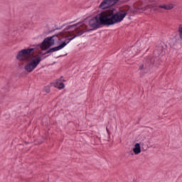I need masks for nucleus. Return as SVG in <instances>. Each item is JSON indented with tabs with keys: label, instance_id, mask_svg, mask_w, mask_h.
<instances>
[{
	"label": "nucleus",
	"instance_id": "obj_1",
	"mask_svg": "<svg viewBox=\"0 0 182 182\" xmlns=\"http://www.w3.org/2000/svg\"><path fill=\"white\" fill-rule=\"evenodd\" d=\"M46 55V38L41 45L33 48L22 49L17 53L16 56L17 60L26 62L24 65V70L27 73H32L38 68V65Z\"/></svg>",
	"mask_w": 182,
	"mask_h": 182
},
{
	"label": "nucleus",
	"instance_id": "obj_2",
	"mask_svg": "<svg viewBox=\"0 0 182 182\" xmlns=\"http://www.w3.org/2000/svg\"><path fill=\"white\" fill-rule=\"evenodd\" d=\"M89 31H90V29L87 27V24L85 23H78L75 25L68 26L67 29L60 33L58 36L60 44L57 47L50 48L46 51V53L61 50V49H63L70 41H73L76 36H80V35H83L85 32Z\"/></svg>",
	"mask_w": 182,
	"mask_h": 182
},
{
	"label": "nucleus",
	"instance_id": "obj_3",
	"mask_svg": "<svg viewBox=\"0 0 182 182\" xmlns=\"http://www.w3.org/2000/svg\"><path fill=\"white\" fill-rule=\"evenodd\" d=\"M105 11L108 25H114V23L122 22L127 15V10H119L115 14L114 9H113Z\"/></svg>",
	"mask_w": 182,
	"mask_h": 182
},
{
	"label": "nucleus",
	"instance_id": "obj_4",
	"mask_svg": "<svg viewBox=\"0 0 182 182\" xmlns=\"http://www.w3.org/2000/svg\"><path fill=\"white\" fill-rule=\"evenodd\" d=\"M90 26L91 28H100L102 25H109L107 23V18L106 17V13L105 11L97 14L95 17L92 18L89 21Z\"/></svg>",
	"mask_w": 182,
	"mask_h": 182
},
{
	"label": "nucleus",
	"instance_id": "obj_5",
	"mask_svg": "<svg viewBox=\"0 0 182 182\" xmlns=\"http://www.w3.org/2000/svg\"><path fill=\"white\" fill-rule=\"evenodd\" d=\"M117 2H119V0H104L100 4V8L101 9H106L107 8H110V6H112Z\"/></svg>",
	"mask_w": 182,
	"mask_h": 182
},
{
	"label": "nucleus",
	"instance_id": "obj_6",
	"mask_svg": "<svg viewBox=\"0 0 182 182\" xmlns=\"http://www.w3.org/2000/svg\"><path fill=\"white\" fill-rule=\"evenodd\" d=\"M55 38L56 36H53L50 37L46 38V48H50V46H53L55 45Z\"/></svg>",
	"mask_w": 182,
	"mask_h": 182
},
{
	"label": "nucleus",
	"instance_id": "obj_7",
	"mask_svg": "<svg viewBox=\"0 0 182 182\" xmlns=\"http://www.w3.org/2000/svg\"><path fill=\"white\" fill-rule=\"evenodd\" d=\"M161 9H165V11H171L174 8V4L173 3H169L168 4H162L159 6Z\"/></svg>",
	"mask_w": 182,
	"mask_h": 182
},
{
	"label": "nucleus",
	"instance_id": "obj_8",
	"mask_svg": "<svg viewBox=\"0 0 182 182\" xmlns=\"http://www.w3.org/2000/svg\"><path fill=\"white\" fill-rule=\"evenodd\" d=\"M54 87H57V89H65V83L60 82V80H58L53 83Z\"/></svg>",
	"mask_w": 182,
	"mask_h": 182
},
{
	"label": "nucleus",
	"instance_id": "obj_9",
	"mask_svg": "<svg viewBox=\"0 0 182 182\" xmlns=\"http://www.w3.org/2000/svg\"><path fill=\"white\" fill-rule=\"evenodd\" d=\"M132 150L134 154H140L141 153V148L140 146V144L139 143L135 144L134 147L133 148Z\"/></svg>",
	"mask_w": 182,
	"mask_h": 182
},
{
	"label": "nucleus",
	"instance_id": "obj_10",
	"mask_svg": "<svg viewBox=\"0 0 182 182\" xmlns=\"http://www.w3.org/2000/svg\"><path fill=\"white\" fill-rule=\"evenodd\" d=\"M151 8H154V4H150V5L146 6L144 8V11H146V9H151Z\"/></svg>",
	"mask_w": 182,
	"mask_h": 182
},
{
	"label": "nucleus",
	"instance_id": "obj_11",
	"mask_svg": "<svg viewBox=\"0 0 182 182\" xmlns=\"http://www.w3.org/2000/svg\"><path fill=\"white\" fill-rule=\"evenodd\" d=\"M161 55H164L163 50H161V52L160 53V54H159V56H160Z\"/></svg>",
	"mask_w": 182,
	"mask_h": 182
},
{
	"label": "nucleus",
	"instance_id": "obj_12",
	"mask_svg": "<svg viewBox=\"0 0 182 182\" xmlns=\"http://www.w3.org/2000/svg\"><path fill=\"white\" fill-rule=\"evenodd\" d=\"M154 55H157V50L154 51Z\"/></svg>",
	"mask_w": 182,
	"mask_h": 182
},
{
	"label": "nucleus",
	"instance_id": "obj_13",
	"mask_svg": "<svg viewBox=\"0 0 182 182\" xmlns=\"http://www.w3.org/2000/svg\"><path fill=\"white\" fill-rule=\"evenodd\" d=\"M140 69H141V70L143 69V65L140 67Z\"/></svg>",
	"mask_w": 182,
	"mask_h": 182
},
{
	"label": "nucleus",
	"instance_id": "obj_14",
	"mask_svg": "<svg viewBox=\"0 0 182 182\" xmlns=\"http://www.w3.org/2000/svg\"><path fill=\"white\" fill-rule=\"evenodd\" d=\"M130 57H131V58H133V55H131Z\"/></svg>",
	"mask_w": 182,
	"mask_h": 182
},
{
	"label": "nucleus",
	"instance_id": "obj_15",
	"mask_svg": "<svg viewBox=\"0 0 182 182\" xmlns=\"http://www.w3.org/2000/svg\"><path fill=\"white\" fill-rule=\"evenodd\" d=\"M107 132H109V130L107 129Z\"/></svg>",
	"mask_w": 182,
	"mask_h": 182
},
{
	"label": "nucleus",
	"instance_id": "obj_16",
	"mask_svg": "<svg viewBox=\"0 0 182 182\" xmlns=\"http://www.w3.org/2000/svg\"><path fill=\"white\" fill-rule=\"evenodd\" d=\"M128 53H129V54H130V52H128Z\"/></svg>",
	"mask_w": 182,
	"mask_h": 182
}]
</instances>
